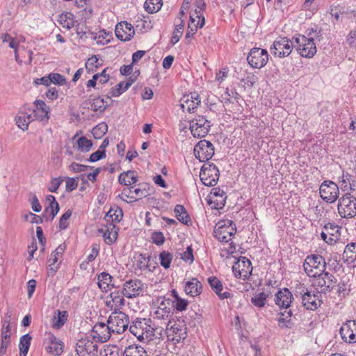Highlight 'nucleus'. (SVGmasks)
Instances as JSON below:
<instances>
[{
  "label": "nucleus",
  "mask_w": 356,
  "mask_h": 356,
  "mask_svg": "<svg viewBox=\"0 0 356 356\" xmlns=\"http://www.w3.org/2000/svg\"><path fill=\"white\" fill-rule=\"evenodd\" d=\"M152 242L157 245H161L165 242V237L161 232H154L152 234Z\"/></svg>",
  "instance_id": "bf43d9fd"
},
{
  "label": "nucleus",
  "mask_w": 356,
  "mask_h": 356,
  "mask_svg": "<svg viewBox=\"0 0 356 356\" xmlns=\"http://www.w3.org/2000/svg\"><path fill=\"white\" fill-rule=\"evenodd\" d=\"M171 321H168L166 328L168 330V337H171L172 341L179 342L181 340L184 339L186 337V332L185 327H181L179 325L174 323L171 325Z\"/></svg>",
  "instance_id": "a878e982"
},
{
  "label": "nucleus",
  "mask_w": 356,
  "mask_h": 356,
  "mask_svg": "<svg viewBox=\"0 0 356 356\" xmlns=\"http://www.w3.org/2000/svg\"><path fill=\"white\" fill-rule=\"evenodd\" d=\"M35 104V109L33 110V117L42 122H47L49 118V108L43 100H36Z\"/></svg>",
  "instance_id": "bb28decb"
},
{
  "label": "nucleus",
  "mask_w": 356,
  "mask_h": 356,
  "mask_svg": "<svg viewBox=\"0 0 356 356\" xmlns=\"http://www.w3.org/2000/svg\"><path fill=\"white\" fill-rule=\"evenodd\" d=\"M184 28V22L180 19V23L177 24L175 26V29L173 32L172 38H171V43L172 44H175L177 43L183 34V31Z\"/></svg>",
  "instance_id": "09e8293b"
},
{
  "label": "nucleus",
  "mask_w": 356,
  "mask_h": 356,
  "mask_svg": "<svg viewBox=\"0 0 356 356\" xmlns=\"http://www.w3.org/2000/svg\"><path fill=\"white\" fill-rule=\"evenodd\" d=\"M160 264L165 269L170 268L173 255L168 251H162L159 254Z\"/></svg>",
  "instance_id": "de8ad7c7"
},
{
  "label": "nucleus",
  "mask_w": 356,
  "mask_h": 356,
  "mask_svg": "<svg viewBox=\"0 0 356 356\" xmlns=\"http://www.w3.org/2000/svg\"><path fill=\"white\" fill-rule=\"evenodd\" d=\"M172 294L175 298V308L180 312L186 310L188 302L186 300L179 298L175 290L172 291Z\"/></svg>",
  "instance_id": "864d4df0"
},
{
  "label": "nucleus",
  "mask_w": 356,
  "mask_h": 356,
  "mask_svg": "<svg viewBox=\"0 0 356 356\" xmlns=\"http://www.w3.org/2000/svg\"><path fill=\"white\" fill-rule=\"evenodd\" d=\"M299 289L302 299V305L306 309L314 311L320 307L321 300L320 299L321 295L319 291L312 293V291H309L305 286H302Z\"/></svg>",
  "instance_id": "1a4fd4ad"
},
{
  "label": "nucleus",
  "mask_w": 356,
  "mask_h": 356,
  "mask_svg": "<svg viewBox=\"0 0 356 356\" xmlns=\"http://www.w3.org/2000/svg\"><path fill=\"white\" fill-rule=\"evenodd\" d=\"M356 254V243H350L346 245L344 252H343V256L348 259V256H350V254Z\"/></svg>",
  "instance_id": "774afa93"
},
{
  "label": "nucleus",
  "mask_w": 356,
  "mask_h": 356,
  "mask_svg": "<svg viewBox=\"0 0 356 356\" xmlns=\"http://www.w3.org/2000/svg\"><path fill=\"white\" fill-rule=\"evenodd\" d=\"M232 271L237 278L248 279L252 274L251 261L245 257H241L234 262Z\"/></svg>",
  "instance_id": "f8f14e48"
},
{
  "label": "nucleus",
  "mask_w": 356,
  "mask_h": 356,
  "mask_svg": "<svg viewBox=\"0 0 356 356\" xmlns=\"http://www.w3.org/2000/svg\"><path fill=\"white\" fill-rule=\"evenodd\" d=\"M196 17L198 18V21L196 24H193V19H191V23H188V30L186 33V38H189L193 36L197 31L198 28H202L204 24V17H202V19L201 15H199L197 12H196Z\"/></svg>",
  "instance_id": "58836bf2"
},
{
  "label": "nucleus",
  "mask_w": 356,
  "mask_h": 356,
  "mask_svg": "<svg viewBox=\"0 0 356 356\" xmlns=\"http://www.w3.org/2000/svg\"><path fill=\"white\" fill-rule=\"evenodd\" d=\"M308 35L309 38L299 35L297 37H293V40L297 44V51L301 56L312 58L316 53V47L312 31L309 32Z\"/></svg>",
  "instance_id": "7ed1b4c3"
},
{
  "label": "nucleus",
  "mask_w": 356,
  "mask_h": 356,
  "mask_svg": "<svg viewBox=\"0 0 356 356\" xmlns=\"http://www.w3.org/2000/svg\"><path fill=\"white\" fill-rule=\"evenodd\" d=\"M108 106V102L100 97L95 98L91 104V108L94 111L103 112Z\"/></svg>",
  "instance_id": "49530a36"
},
{
  "label": "nucleus",
  "mask_w": 356,
  "mask_h": 356,
  "mask_svg": "<svg viewBox=\"0 0 356 356\" xmlns=\"http://www.w3.org/2000/svg\"><path fill=\"white\" fill-rule=\"evenodd\" d=\"M151 326L152 319H138L129 326V331L140 341H150L152 339Z\"/></svg>",
  "instance_id": "f03ea898"
},
{
  "label": "nucleus",
  "mask_w": 356,
  "mask_h": 356,
  "mask_svg": "<svg viewBox=\"0 0 356 356\" xmlns=\"http://www.w3.org/2000/svg\"><path fill=\"white\" fill-rule=\"evenodd\" d=\"M201 289L202 284L197 278H193L191 281L187 282L185 285V292L192 297L200 295Z\"/></svg>",
  "instance_id": "2f4dec72"
},
{
  "label": "nucleus",
  "mask_w": 356,
  "mask_h": 356,
  "mask_svg": "<svg viewBox=\"0 0 356 356\" xmlns=\"http://www.w3.org/2000/svg\"><path fill=\"white\" fill-rule=\"evenodd\" d=\"M108 131V125L105 122H101L95 127L92 134L95 138H101Z\"/></svg>",
  "instance_id": "8fccbe9b"
},
{
  "label": "nucleus",
  "mask_w": 356,
  "mask_h": 356,
  "mask_svg": "<svg viewBox=\"0 0 356 356\" xmlns=\"http://www.w3.org/2000/svg\"><path fill=\"white\" fill-rule=\"evenodd\" d=\"M172 309L170 307L164 309H154L151 312L150 316L153 322H168L172 317Z\"/></svg>",
  "instance_id": "cd10ccee"
},
{
  "label": "nucleus",
  "mask_w": 356,
  "mask_h": 356,
  "mask_svg": "<svg viewBox=\"0 0 356 356\" xmlns=\"http://www.w3.org/2000/svg\"><path fill=\"white\" fill-rule=\"evenodd\" d=\"M144 290V284L138 279L126 281L122 286V293L124 297L131 299L139 296Z\"/></svg>",
  "instance_id": "2eb2a0df"
},
{
  "label": "nucleus",
  "mask_w": 356,
  "mask_h": 356,
  "mask_svg": "<svg viewBox=\"0 0 356 356\" xmlns=\"http://www.w3.org/2000/svg\"><path fill=\"white\" fill-rule=\"evenodd\" d=\"M77 149L83 152H89L92 146V143L90 140L85 136L80 137L76 141Z\"/></svg>",
  "instance_id": "c03bdc74"
},
{
  "label": "nucleus",
  "mask_w": 356,
  "mask_h": 356,
  "mask_svg": "<svg viewBox=\"0 0 356 356\" xmlns=\"http://www.w3.org/2000/svg\"><path fill=\"white\" fill-rule=\"evenodd\" d=\"M312 285L321 289V292L325 294L330 293L335 286L337 279L328 272L323 271L314 277Z\"/></svg>",
  "instance_id": "39448f33"
},
{
  "label": "nucleus",
  "mask_w": 356,
  "mask_h": 356,
  "mask_svg": "<svg viewBox=\"0 0 356 356\" xmlns=\"http://www.w3.org/2000/svg\"><path fill=\"white\" fill-rule=\"evenodd\" d=\"M236 231V228L232 220H222L216 225L213 234L219 241L228 243L232 241Z\"/></svg>",
  "instance_id": "20e7f679"
},
{
  "label": "nucleus",
  "mask_w": 356,
  "mask_h": 356,
  "mask_svg": "<svg viewBox=\"0 0 356 356\" xmlns=\"http://www.w3.org/2000/svg\"><path fill=\"white\" fill-rule=\"evenodd\" d=\"M31 337L29 334H26L20 338L19 341V356H26L29 351Z\"/></svg>",
  "instance_id": "ea45409f"
},
{
  "label": "nucleus",
  "mask_w": 356,
  "mask_h": 356,
  "mask_svg": "<svg viewBox=\"0 0 356 356\" xmlns=\"http://www.w3.org/2000/svg\"><path fill=\"white\" fill-rule=\"evenodd\" d=\"M74 15L70 12L61 13L58 19V22L63 26V28L70 30L74 25Z\"/></svg>",
  "instance_id": "72a5a7b5"
},
{
  "label": "nucleus",
  "mask_w": 356,
  "mask_h": 356,
  "mask_svg": "<svg viewBox=\"0 0 356 356\" xmlns=\"http://www.w3.org/2000/svg\"><path fill=\"white\" fill-rule=\"evenodd\" d=\"M116 37L122 41L130 40L135 34L133 26L127 22L118 23L115 29Z\"/></svg>",
  "instance_id": "aec40b11"
},
{
  "label": "nucleus",
  "mask_w": 356,
  "mask_h": 356,
  "mask_svg": "<svg viewBox=\"0 0 356 356\" xmlns=\"http://www.w3.org/2000/svg\"><path fill=\"white\" fill-rule=\"evenodd\" d=\"M122 356H148L145 350L138 346H129L126 347L122 353Z\"/></svg>",
  "instance_id": "e433bc0d"
},
{
  "label": "nucleus",
  "mask_w": 356,
  "mask_h": 356,
  "mask_svg": "<svg viewBox=\"0 0 356 356\" xmlns=\"http://www.w3.org/2000/svg\"><path fill=\"white\" fill-rule=\"evenodd\" d=\"M292 48L291 41L286 38H280L273 42V47L270 50L275 56L284 58L290 55Z\"/></svg>",
  "instance_id": "dca6fc26"
},
{
  "label": "nucleus",
  "mask_w": 356,
  "mask_h": 356,
  "mask_svg": "<svg viewBox=\"0 0 356 356\" xmlns=\"http://www.w3.org/2000/svg\"><path fill=\"white\" fill-rule=\"evenodd\" d=\"M189 129L195 138H203L207 135L211 122L203 115H197L190 120Z\"/></svg>",
  "instance_id": "423d86ee"
},
{
  "label": "nucleus",
  "mask_w": 356,
  "mask_h": 356,
  "mask_svg": "<svg viewBox=\"0 0 356 356\" xmlns=\"http://www.w3.org/2000/svg\"><path fill=\"white\" fill-rule=\"evenodd\" d=\"M167 325H168V322H153L152 321L150 330L152 331V338L154 337L156 338H160L164 333H168L166 328Z\"/></svg>",
  "instance_id": "f704fd0d"
},
{
  "label": "nucleus",
  "mask_w": 356,
  "mask_h": 356,
  "mask_svg": "<svg viewBox=\"0 0 356 356\" xmlns=\"http://www.w3.org/2000/svg\"><path fill=\"white\" fill-rule=\"evenodd\" d=\"M194 154L195 157L200 161H208L214 154V147L210 141L202 140L195 146Z\"/></svg>",
  "instance_id": "4468645a"
},
{
  "label": "nucleus",
  "mask_w": 356,
  "mask_h": 356,
  "mask_svg": "<svg viewBox=\"0 0 356 356\" xmlns=\"http://www.w3.org/2000/svg\"><path fill=\"white\" fill-rule=\"evenodd\" d=\"M269 296V293L265 292H259L256 293L252 298L251 302L257 307H264L266 304V300Z\"/></svg>",
  "instance_id": "a19ab883"
},
{
  "label": "nucleus",
  "mask_w": 356,
  "mask_h": 356,
  "mask_svg": "<svg viewBox=\"0 0 356 356\" xmlns=\"http://www.w3.org/2000/svg\"><path fill=\"white\" fill-rule=\"evenodd\" d=\"M49 77L51 78V83L58 86H65L67 84L66 79L58 73H50Z\"/></svg>",
  "instance_id": "5fc2aeb1"
},
{
  "label": "nucleus",
  "mask_w": 356,
  "mask_h": 356,
  "mask_svg": "<svg viewBox=\"0 0 356 356\" xmlns=\"http://www.w3.org/2000/svg\"><path fill=\"white\" fill-rule=\"evenodd\" d=\"M305 273L310 277H314L326 269V262L320 254H310L306 257L303 262Z\"/></svg>",
  "instance_id": "f257e3e1"
},
{
  "label": "nucleus",
  "mask_w": 356,
  "mask_h": 356,
  "mask_svg": "<svg viewBox=\"0 0 356 356\" xmlns=\"http://www.w3.org/2000/svg\"><path fill=\"white\" fill-rule=\"evenodd\" d=\"M122 216L123 213L122 209H110L105 216V220L108 222L111 221L118 222L121 220Z\"/></svg>",
  "instance_id": "a18cd8bd"
},
{
  "label": "nucleus",
  "mask_w": 356,
  "mask_h": 356,
  "mask_svg": "<svg viewBox=\"0 0 356 356\" xmlns=\"http://www.w3.org/2000/svg\"><path fill=\"white\" fill-rule=\"evenodd\" d=\"M107 323L113 333H123L129 323V316L123 312H114L109 316Z\"/></svg>",
  "instance_id": "0eeeda50"
},
{
  "label": "nucleus",
  "mask_w": 356,
  "mask_h": 356,
  "mask_svg": "<svg viewBox=\"0 0 356 356\" xmlns=\"http://www.w3.org/2000/svg\"><path fill=\"white\" fill-rule=\"evenodd\" d=\"M293 300V296L287 288L280 289L275 295V302L280 308H289Z\"/></svg>",
  "instance_id": "393cba45"
},
{
  "label": "nucleus",
  "mask_w": 356,
  "mask_h": 356,
  "mask_svg": "<svg viewBox=\"0 0 356 356\" xmlns=\"http://www.w3.org/2000/svg\"><path fill=\"white\" fill-rule=\"evenodd\" d=\"M339 213L342 218H352L356 215V198L349 193L339 200Z\"/></svg>",
  "instance_id": "6e6552de"
},
{
  "label": "nucleus",
  "mask_w": 356,
  "mask_h": 356,
  "mask_svg": "<svg viewBox=\"0 0 356 356\" xmlns=\"http://www.w3.org/2000/svg\"><path fill=\"white\" fill-rule=\"evenodd\" d=\"M201 102L200 95L196 93H191L184 95L181 99V107L183 111H187L189 113H193Z\"/></svg>",
  "instance_id": "4be33fe9"
},
{
  "label": "nucleus",
  "mask_w": 356,
  "mask_h": 356,
  "mask_svg": "<svg viewBox=\"0 0 356 356\" xmlns=\"http://www.w3.org/2000/svg\"><path fill=\"white\" fill-rule=\"evenodd\" d=\"M175 213L177 218L181 223L188 225L191 222V218L184 206L177 204L175 208Z\"/></svg>",
  "instance_id": "4c0bfd02"
},
{
  "label": "nucleus",
  "mask_w": 356,
  "mask_h": 356,
  "mask_svg": "<svg viewBox=\"0 0 356 356\" xmlns=\"http://www.w3.org/2000/svg\"><path fill=\"white\" fill-rule=\"evenodd\" d=\"M122 291H114L107 297L106 305L111 310L117 312L124 306V298Z\"/></svg>",
  "instance_id": "412c9836"
},
{
  "label": "nucleus",
  "mask_w": 356,
  "mask_h": 356,
  "mask_svg": "<svg viewBox=\"0 0 356 356\" xmlns=\"http://www.w3.org/2000/svg\"><path fill=\"white\" fill-rule=\"evenodd\" d=\"M47 201H51L52 204H54V209H51L50 213H51V220H53L55 216L58 213L59 211V205L58 203L56 202V198L54 196L51 195H49L46 197Z\"/></svg>",
  "instance_id": "e2e57ef3"
},
{
  "label": "nucleus",
  "mask_w": 356,
  "mask_h": 356,
  "mask_svg": "<svg viewBox=\"0 0 356 356\" xmlns=\"http://www.w3.org/2000/svg\"><path fill=\"white\" fill-rule=\"evenodd\" d=\"M346 42L348 44L353 48L356 47V31H350L346 37Z\"/></svg>",
  "instance_id": "338daca9"
},
{
  "label": "nucleus",
  "mask_w": 356,
  "mask_h": 356,
  "mask_svg": "<svg viewBox=\"0 0 356 356\" xmlns=\"http://www.w3.org/2000/svg\"><path fill=\"white\" fill-rule=\"evenodd\" d=\"M111 333L109 324L101 322L94 325L91 336L93 339H97L99 341L105 342L110 339Z\"/></svg>",
  "instance_id": "a211bd4d"
},
{
  "label": "nucleus",
  "mask_w": 356,
  "mask_h": 356,
  "mask_svg": "<svg viewBox=\"0 0 356 356\" xmlns=\"http://www.w3.org/2000/svg\"><path fill=\"white\" fill-rule=\"evenodd\" d=\"M97 284L103 292H107L110 288L114 287L112 283L113 277L108 273L102 272L97 276Z\"/></svg>",
  "instance_id": "c756f323"
},
{
  "label": "nucleus",
  "mask_w": 356,
  "mask_h": 356,
  "mask_svg": "<svg viewBox=\"0 0 356 356\" xmlns=\"http://www.w3.org/2000/svg\"><path fill=\"white\" fill-rule=\"evenodd\" d=\"M207 280L212 290L219 296L220 299L223 300L229 298V292L225 291L222 293L223 289L222 284L216 277H209Z\"/></svg>",
  "instance_id": "c85d7f7f"
},
{
  "label": "nucleus",
  "mask_w": 356,
  "mask_h": 356,
  "mask_svg": "<svg viewBox=\"0 0 356 356\" xmlns=\"http://www.w3.org/2000/svg\"><path fill=\"white\" fill-rule=\"evenodd\" d=\"M226 198L225 193L222 189L214 188L211 192L209 204L212 209H220L225 206Z\"/></svg>",
  "instance_id": "b1692460"
},
{
  "label": "nucleus",
  "mask_w": 356,
  "mask_h": 356,
  "mask_svg": "<svg viewBox=\"0 0 356 356\" xmlns=\"http://www.w3.org/2000/svg\"><path fill=\"white\" fill-rule=\"evenodd\" d=\"M247 60L251 67L260 69L268 63V54L266 49L254 47L250 51Z\"/></svg>",
  "instance_id": "9b49d317"
},
{
  "label": "nucleus",
  "mask_w": 356,
  "mask_h": 356,
  "mask_svg": "<svg viewBox=\"0 0 356 356\" xmlns=\"http://www.w3.org/2000/svg\"><path fill=\"white\" fill-rule=\"evenodd\" d=\"M33 118L31 114L19 112L15 118L16 124L23 131L27 130L29 124L33 120Z\"/></svg>",
  "instance_id": "473e14b6"
},
{
  "label": "nucleus",
  "mask_w": 356,
  "mask_h": 356,
  "mask_svg": "<svg viewBox=\"0 0 356 356\" xmlns=\"http://www.w3.org/2000/svg\"><path fill=\"white\" fill-rule=\"evenodd\" d=\"M72 216V211L68 209L60 217L59 220V228L60 229H65L68 226V220Z\"/></svg>",
  "instance_id": "4d7b16f0"
},
{
  "label": "nucleus",
  "mask_w": 356,
  "mask_h": 356,
  "mask_svg": "<svg viewBox=\"0 0 356 356\" xmlns=\"http://www.w3.org/2000/svg\"><path fill=\"white\" fill-rule=\"evenodd\" d=\"M236 251V245L232 242L227 247L223 246L220 248V256L221 257L228 258L229 256L233 254Z\"/></svg>",
  "instance_id": "6e6d98bb"
},
{
  "label": "nucleus",
  "mask_w": 356,
  "mask_h": 356,
  "mask_svg": "<svg viewBox=\"0 0 356 356\" xmlns=\"http://www.w3.org/2000/svg\"><path fill=\"white\" fill-rule=\"evenodd\" d=\"M100 64L99 63V58L97 56H92L88 59L86 63V67L88 71H92L93 67H98Z\"/></svg>",
  "instance_id": "052dcab7"
},
{
  "label": "nucleus",
  "mask_w": 356,
  "mask_h": 356,
  "mask_svg": "<svg viewBox=\"0 0 356 356\" xmlns=\"http://www.w3.org/2000/svg\"><path fill=\"white\" fill-rule=\"evenodd\" d=\"M126 90L124 89V82H120L111 89L107 95V99H111V97H118Z\"/></svg>",
  "instance_id": "603ef678"
},
{
  "label": "nucleus",
  "mask_w": 356,
  "mask_h": 356,
  "mask_svg": "<svg viewBox=\"0 0 356 356\" xmlns=\"http://www.w3.org/2000/svg\"><path fill=\"white\" fill-rule=\"evenodd\" d=\"M219 170L213 163L203 165L200 172V177L204 185L213 186L219 179Z\"/></svg>",
  "instance_id": "9d476101"
},
{
  "label": "nucleus",
  "mask_w": 356,
  "mask_h": 356,
  "mask_svg": "<svg viewBox=\"0 0 356 356\" xmlns=\"http://www.w3.org/2000/svg\"><path fill=\"white\" fill-rule=\"evenodd\" d=\"M97 343L85 338L77 341L76 351L79 356H97Z\"/></svg>",
  "instance_id": "f3484780"
},
{
  "label": "nucleus",
  "mask_w": 356,
  "mask_h": 356,
  "mask_svg": "<svg viewBox=\"0 0 356 356\" xmlns=\"http://www.w3.org/2000/svg\"><path fill=\"white\" fill-rule=\"evenodd\" d=\"M49 344L46 347L48 353L54 355H60L63 353V343L54 335L49 337Z\"/></svg>",
  "instance_id": "7c9ffc66"
},
{
  "label": "nucleus",
  "mask_w": 356,
  "mask_h": 356,
  "mask_svg": "<svg viewBox=\"0 0 356 356\" xmlns=\"http://www.w3.org/2000/svg\"><path fill=\"white\" fill-rule=\"evenodd\" d=\"M342 339L350 343L356 342V322L348 321L342 325L339 330Z\"/></svg>",
  "instance_id": "6ab92c4d"
},
{
  "label": "nucleus",
  "mask_w": 356,
  "mask_h": 356,
  "mask_svg": "<svg viewBox=\"0 0 356 356\" xmlns=\"http://www.w3.org/2000/svg\"><path fill=\"white\" fill-rule=\"evenodd\" d=\"M162 0H146L144 3L145 10L149 13L158 12L161 6Z\"/></svg>",
  "instance_id": "37998d69"
},
{
  "label": "nucleus",
  "mask_w": 356,
  "mask_h": 356,
  "mask_svg": "<svg viewBox=\"0 0 356 356\" xmlns=\"http://www.w3.org/2000/svg\"><path fill=\"white\" fill-rule=\"evenodd\" d=\"M139 259L138 260V267L141 270H145L149 268V261H150V257H145L143 254H140Z\"/></svg>",
  "instance_id": "680f3d73"
},
{
  "label": "nucleus",
  "mask_w": 356,
  "mask_h": 356,
  "mask_svg": "<svg viewBox=\"0 0 356 356\" xmlns=\"http://www.w3.org/2000/svg\"><path fill=\"white\" fill-rule=\"evenodd\" d=\"M99 232L103 234L104 241L107 244H112L115 241L118 237V232L115 230V227L113 225V228L110 232L108 229L106 230L103 229H99Z\"/></svg>",
  "instance_id": "79ce46f5"
},
{
  "label": "nucleus",
  "mask_w": 356,
  "mask_h": 356,
  "mask_svg": "<svg viewBox=\"0 0 356 356\" xmlns=\"http://www.w3.org/2000/svg\"><path fill=\"white\" fill-rule=\"evenodd\" d=\"M67 312L58 311L57 316H54L53 327L55 328H60L62 327L67 321Z\"/></svg>",
  "instance_id": "3c124183"
},
{
  "label": "nucleus",
  "mask_w": 356,
  "mask_h": 356,
  "mask_svg": "<svg viewBox=\"0 0 356 356\" xmlns=\"http://www.w3.org/2000/svg\"><path fill=\"white\" fill-rule=\"evenodd\" d=\"M140 187L134 189V187L124 188L122 193V196L138 200L149 195L147 188L149 186L146 184H139Z\"/></svg>",
  "instance_id": "5701e85b"
},
{
  "label": "nucleus",
  "mask_w": 356,
  "mask_h": 356,
  "mask_svg": "<svg viewBox=\"0 0 356 356\" xmlns=\"http://www.w3.org/2000/svg\"><path fill=\"white\" fill-rule=\"evenodd\" d=\"M319 192L321 198L329 203L335 202L339 194L338 186L332 181H324L320 186Z\"/></svg>",
  "instance_id": "ddd939ff"
},
{
  "label": "nucleus",
  "mask_w": 356,
  "mask_h": 356,
  "mask_svg": "<svg viewBox=\"0 0 356 356\" xmlns=\"http://www.w3.org/2000/svg\"><path fill=\"white\" fill-rule=\"evenodd\" d=\"M106 157V152L105 150H101L98 149L95 152L92 153L90 158L88 159V161L90 162H95L103 158Z\"/></svg>",
  "instance_id": "0e129e2a"
},
{
  "label": "nucleus",
  "mask_w": 356,
  "mask_h": 356,
  "mask_svg": "<svg viewBox=\"0 0 356 356\" xmlns=\"http://www.w3.org/2000/svg\"><path fill=\"white\" fill-rule=\"evenodd\" d=\"M63 180L60 178H54L50 182L49 186V191L52 193H56L58 189L59 186L62 184Z\"/></svg>",
  "instance_id": "69168bd1"
},
{
  "label": "nucleus",
  "mask_w": 356,
  "mask_h": 356,
  "mask_svg": "<svg viewBox=\"0 0 356 356\" xmlns=\"http://www.w3.org/2000/svg\"><path fill=\"white\" fill-rule=\"evenodd\" d=\"M118 181L121 184L130 186L138 181V177L136 175L134 171H127L121 173L118 177Z\"/></svg>",
  "instance_id": "c9c22d12"
},
{
  "label": "nucleus",
  "mask_w": 356,
  "mask_h": 356,
  "mask_svg": "<svg viewBox=\"0 0 356 356\" xmlns=\"http://www.w3.org/2000/svg\"><path fill=\"white\" fill-rule=\"evenodd\" d=\"M65 250V246L59 245L55 251L51 253V257L49 260V266L54 265L58 261V256L61 254Z\"/></svg>",
  "instance_id": "13d9d810"
}]
</instances>
